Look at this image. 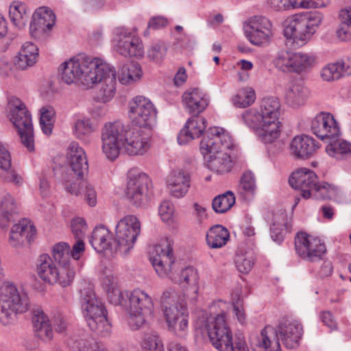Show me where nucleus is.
Returning <instances> with one entry per match:
<instances>
[{
	"label": "nucleus",
	"instance_id": "1",
	"mask_svg": "<svg viewBox=\"0 0 351 351\" xmlns=\"http://www.w3.org/2000/svg\"><path fill=\"white\" fill-rule=\"evenodd\" d=\"M152 129L125 125L120 121L109 122L101 130V150L105 157L113 161L122 147L130 156H143L151 147Z\"/></svg>",
	"mask_w": 351,
	"mask_h": 351
},
{
	"label": "nucleus",
	"instance_id": "2",
	"mask_svg": "<svg viewBox=\"0 0 351 351\" xmlns=\"http://www.w3.org/2000/svg\"><path fill=\"white\" fill-rule=\"evenodd\" d=\"M149 260L156 274L161 278H168L181 289L182 296L192 304L198 299L199 276L193 267H186L180 273L175 267L171 240L166 238L155 245L149 252Z\"/></svg>",
	"mask_w": 351,
	"mask_h": 351
},
{
	"label": "nucleus",
	"instance_id": "3",
	"mask_svg": "<svg viewBox=\"0 0 351 351\" xmlns=\"http://www.w3.org/2000/svg\"><path fill=\"white\" fill-rule=\"evenodd\" d=\"M234 145L231 136L223 128H210L200 142V152L206 159L208 168L217 174L229 173L237 162L227 151Z\"/></svg>",
	"mask_w": 351,
	"mask_h": 351
},
{
	"label": "nucleus",
	"instance_id": "4",
	"mask_svg": "<svg viewBox=\"0 0 351 351\" xmlns=\"http://www.w3.org/2000/svg\"><path fill=\"white\" fill-rule=\"evenodd\" d=\"M281 105L275 97L263 98L260 111L250 109L243 114L244 123L256 130L260 139L265 143H270L280 135L279 117Z\"/></svg>",
	"mask_w": 351,
	"mask_h": 351
},
{
	"label": "nucleus",
	"instance_id": "5",
	"mask_svg": "<svg viewBox=\"0 0 351 351\" xmlns=\"http://www.w3.org/2000/svg\"><path fill=\"white\" fill-rule=\"evenodd\" d=\"M324 21V14L316 10L295 14L285 21L284 36L293 48L302 47L311 40Z\"/></svg>",
	"mask_w": 351,
	"mask_h": 351
},
{
	"label": "nucleus",
	"instance_id": "6",
	"mask_svg": "<svg viewBox=\"0 0 351 351\" xmlns=\"http://www.w3.org/2000/svg\"><path fill=\"white\" fill-rule=\"evenodd\" d=\"M187 299L175 289L169 287L160 297V305L169 330L182 335L188 328Z\"/></svg>",
	"mask_w": 351,
	"mask_h": 351
},
{
	"label": "nucleus",
	"instance_id": "7",
	"mask_svg": "<svg viewBox=\"0 0 351 351\" xmlns=\"http://www.w3.org/2000/svg\"><path fill=\"white\" fill-rule=\"evenodd\" d=\"M30 302L27 292L7 282L0 288V322L3 326L14 323L18 314L27 312Z\"/></svg>",
	"mask_w": 351,
	"mask_h": 351
},
{
	"label": "nucleus",
	"instance_id": "8",
	"mask_svg": "<svg viewBox=\"0 0 351 351\" xmlns=\"http://www.w3.org/2000/svg\"><path fill=\"white\" fill-rule=\"evenodd\" d=\"M213 346L219 351H249L245 341L232 342V333L226 322V313L223 312L210 316L202 325Z\"/></svg>",
	"mask_w": 351,
	"mask_h": 351
},
{
	"label": "nucleus",
	"instance_id": "9",
	"mask_svg": "<svg viewBox=\"0 0 351 351\" xmlns=\"http://www.w3.org/2000/svg\"><path fill=\"white\" fill-rule=\"evenodd\" d=\"M81 306L91 330L104 337L110 334L112 326L107 318V311L94 292H82Z\"/></svg>",
	"mask_w": 351,
	"mask_h": 351
},
{
	"label": "nucleus",
	"instance_id": "10",
	"mask_svg": "<svg viewBox=\"0 0 351 351\" xmlns=\"http://www.w3.org/2000/svg\"><path fill=\"white\" fill-rule=\"evenodd\" d=\"M8 117L20 135L21 142L29 151L34 149V130L32 117L25 105L19 98L10 97Z\"/></svg>",
	"mask_w": 351,
	"mask_h": 351
},
{
	"label": "nucleus",
	"instance_id": "11",
	"mask_svg": "<svg viewBox=\"0 0 351 351\" xmlns=\"http://www.w3.org/2000/svg\"><path fill=\"white\" fill-rule=\"evenodd\" d=\"M129 300L128 314L129 323L133 329L141 328L146 322V318L154 312L152 298L145 291L135 289L128 294Z\"/></svg>",
	"mask_w": 351,
	"mask_h": 351
},
{
	"label": "nucleus",
	"instance_id": "12",
	"mask_svg": "<svg viewBox=\"0 0 351 351\" xmlns=\"http://www.w3.org/2000/svg\"><path fill=\"white\" fill-rule=\"evenodd\" d=\"M141 232V223L136 217L128 215L122 218L115 229L116 251L125 256L134 248Z\"/></svg>",
	"mask_w": 351,
	"mask_h": 351
},
{
	"label": "nucleus",
	"instance_id": "13",
	"mask_svg": "<svg viewBox=\"0 0 351 351\" xmlns=\"http://www.w3.org/2000/svg\"><path fill=\"white\" fill-rule=\"evenodd\" d=\"M156 113L152 102L143 96H136L129 103V117L134 124L132 126L152 129Z\"/></svg>",
	"mask_w": 351,
	"mask_h": 351
},
{
	"label": "nucleus",
	"instance_id": "14",
	"mask_svg": "<svg viewBox=\"0 0 351 351\" xmlns=\"http://www.w3.org/2000/svg\"><path fill=\"white\" fill-rule=\"evenodd\" d=\"M243 29L249 41L256 46L268 45L274 36L271 21L263 16H254L249 19Z\"/></svg>",
	"mask_w": 351,
	"mask_h": 351
},
{
	"label": "nucleus",
	"instance_id": "15",
	"mask_svg": "<svg viewBox=\"0 0 351 351\" xmlns=\"http://www.w3.org/2000/svg\"><path fill=\"white\" fill-rule=\"evenodd\" d=\"M294 244L297 254L301 258L310 262L322 259L326 250L321 239L304 232L296 234Z\"/></svg>",
	"mask_w": 351,
	"mask_h": 351
},
{
	"label": "nucleus",
	"instance_id": "16",
	"mask_svg": "<svg viewBox=\"0 0 351 351\" xmlns=\"http://www.w3.org/2000/svg\"><path fill=\"white\" fill-rule=\"evenodd\" d=\"M128 177L126 197L133 205L140 206L147 199L151 181L146 173L136 169L130 170Z\"/></svg>",
	"mask_w": 351,
	"mask_h": 351
},
{
	"label": "nucleus",
	"instance_id": "17",
	"mask_svg": "<svg viewBox=\"0 0 351 351\" xmlns=\"http://www.w3.org/2000/svg\"><path fill=\"white\" fill-rule=\"evenodd\" d=\"M311 130L318 138L330 141L341 134L340 126L332 114L320 112L311 121Z\"/></svg>",
	"mask_w": 351,
	"mask_h": 351
},
{
	"label": "nucleus",
	"instance_id": "18",
	"mask_svg": "<svg viewBox=\"0 0 351 351\" xmlns=\"http://www.w3.org/2000/svg\"><path fill=\"white\" fill-rule=\"evenodd\" d=\"M113 66L98 58L84 57L81 84L86 88H93L109 73Z\"/></svg>",
	"mask_w": 351,
	"mask_h": 351
},
{
	"label": "nucleus",
	"instance_id": "19",
	"mask_svg": "<svg viewBox=\"0 0 351 351\" xmlns=\"http://www.w3.org/2000/svg\"><path fill=\"white\" fill-rule=\"evenodd\" d=\"M115 34L118 37L115 49L119 54L125 57L138 58L143 56V45L139 38L132 36L124 27L117 28Z\"/></svg>",
	"mask_w": 351,
	"mask_h": 351
},
{
	"label": "nucleus",
	"instance_id": "20",
	"mask_svg": "<svg viewBox=\"0 0 351 351\" xmlns=\"http://www.w3.org/2000/svg\"><path fill=\"white\" fill-rule=\"evenodd\" d=\"M290 186L301 191V195L304 199L311 196V192L317 191L319 182L315 173L308 168H300L294 171L289 179Z\"/></svg>",
	"mask_w": 351,
	"mask_h": 351
},
{
	"label": "nucleus",
	"instance_id": "21",
	"mask_svg": "<svg viewBox=\"0 0 351 351\" xmlns=\"http://www.w3.org/2000/svg\"><path fill=\"white\" fill-rule=\"evenodd\" d=\"M56 16L47 7H40L34 12L29 30L32 36L39 37L42 34L50 30L55 24Z\"/></svg>",
	"mask_w": 351,
	"mask_h": 351
},
{
	"label": "nucleus",
	"instance_id": "22",
	"mask_svg": "<svg viewBox=\"0 0 351 351\" xmlns=\"http://www.w3.org/2000/svg\"><path fill=\"white\" fill-rule=\"evenodd\" d=\"M66 158L72 171L79 178H84L88 171L87 156L78 143L72 141L66 149Z\"/></svg>",
	"mask_w": 351,
	"mask_h": 351
},
{
	"label": "nucleus",
	"instance_id": "23",
	"mask_svg": "<svg viewBox=\"0 0 351 351\" xmlns=\"http://www.w3.org/2000/svg\"><path fill=\"white\" fill-rule=\"evenodd\" d=\"M183 106L190 114H199L207 108L209 104L208 95L198 88L186 90L182 96Z\"/></svg>",
	"mask_w": 351,
	"mask_h": 351
},
{
	"label": "nucleus",
	"instance_id": "24",
	"mask_svg": "<svg viewBox=\"0 0 351 351\" xmlns=\"http://www.w3.org/2000/svg\"><path fill=\"white\" fill-rule=\"evenodd\" d=\"M319 143L313 137L307 135H298L290 143V154L296 158L308 159L312 157L319 149Z\"/></svg>",
	"mask_w": 351,
	"mask_h": 351
},
{
	"label": "nucleus",
	"instance_id": "25",
	"mask_svg": "<svg viewBox=\"0 0 351 351\" xmlns=\"http://www.w3.org/2000/svg\"><path fill=\"white\" fill-rule=\"evenodd\" d=\"M167 186L171 196L184 197L191 186L190 174L182 169L172 171L167 178Z\"/></svg>",
	"mask_w": 351,
	"mask_h": 351
},
{
	"label": "nucleus",
	"instance_id": "26",
	"mask_svg": "<svg viewBox=\"0 0 351 351\" xmlns=\"http://www.w3.org/2000/svg\"><path fill=\"white\" fill-rule=\"evenodd\" d=\"M206 128V120L204 117L194 114L189 118L184 128L178 135V142L180 145H185L191 141L199 138Z\"/></svg>",
	"mask_w": 351,
	"mask_h": 351
},
{
	"label": "nucleus",
	"instance_id": "27",
	"mask_svg": "<svg viewBox=\"0 0 351 351\" xmlns=\"http://www.w3.org/2000/svg\"><path fill=\"white\" fill-rule=\"evenodd\" d=\"M302 332V326L298 321L287 322L282 324L277 332L282 343L289 349L295 348L299 346Z\"/></svg>",
	"mask_w": 351,
	"mask_h": 351
},
{
	"label": "nucleus",
	"instance_id": "28",
	"mask_svg": "<svg viewBox=\"0 0 351 351\" xmlns=\"http://www.w3.org/2000/svg\"><path fill=\"white\" fill-rule=\"evenodd\" d=\"M84 67V57H75L64 62L60 66L61 78L67 84L81 82Z\"/></svg>",
	"mask_w": 351,
	"mask_h": 351
},
{
	"label": "nucleus",
	"instance_id": "29",
	"mask_svg": "<svg viewBox=\"0 0 351 351\" xmlns=\"http://www.w3.org/2000/svg\"><path fill=\"white\" fill-rule=\"evenodd\" d=\"M38 57V49L34 44L25 43L14 60V65L19 70H26L33 66Z\"/></svg>",
	"mask_w": 351,
	"mask_h": 351
},
{
	"label": "nucleus",
	"instance_id": "30",
	"mask_svg": "<svg viewBox=\"0 0 351 351\" xmlns=\"http://www.w3.org/2000/svg\"><path fill=\"white\" fill-rule=\"evenodd\" d=\"M250 343L254 350L266 351L275 346V342H279L277 331L271 326H265L259 335L250 337Z\"/></svg>",
	"mask_w": 351,
	"mask_h": 351
},
{
	"label": "nucleus",
	"instance_id": "31",
	"mask_svg": "<svg viewBox=\"0 0 351 351\" xmlns=\"http://www.w3.org/2000/svg\"><path fill=\"white\" fill-rule=\"evenodd\" d=\"M32 323L36 336L44 341L53 338V330L48 316L43 310L37 308L34 311Z\"/></svg>",
	"mask_w": 351,
	"mask_h": 351
},
{
	"label": "nucleus",
	"instance_id": "32",
	"mask_svg": "<svg viewBox=\"0 0 351 351\" xmlns=\"http://www.w3.org/2000/svg\"><path fill=\"white\" fill-rule=\"evenodd\" d=\"M58 269L48 254H44L39 256L38 274L45 282L49 284L56 283L60 274Z\"/></svg>",
	"mask_w": 351,
	"mask_h": 351
},
{
	"label": "nucleus",
	"instance_id": "33",
	"mask_svg": "<svg viewBox=\"0 0 351 351\" xmlns=\"http://www.w3.org/2000/svg\"><path fill=\"white\" fill-rule=\"evenodd\" d=\"M0 226L6 228L14 220L18 213V205L14 198L9 193L5 194L1 202Z\"/></svg>",
	"mask_w": 351,
	"mask_h": 351
},
{
	"label": "nucleus",
	"instance_id": "34",
	"mask_svg": "<svg viewBox=\"0 0 351 351\" xmlns=\"http://www.w3.org/2000/svg\"><path fill=\"white\" fill-rule=\"evenodd\" d=\"M307 96V89L302 84L291 82L285 91V99L289 106L296 108L304 104Z\"/></svg>",
	"mask_w": 351,
	"mask_h": 351
},
{
	"label": "nucleus",
	"instance_id": "35",
	"mask_svg": "<svg viewBox=\"0 0 351 351\" xmlns=\"http://www.w3.org/2000/svg\"><path fill=\"white\" fill-rule=\"evenodd\" d=\"M143 75L141 66L137 63L130 62L121 66L118 77L123 85H132L139 81Z\"/></svg>",
	"mask_w": 351,
	"mask_h": 351
},
{
	"label": "nucleus",
	"instance_id": "36",
	"mask_svg": "<svg viewBox=\"0 0 351 351\" xmlns=\"http://www.w3.org/2000/svg\"><path fill=\"white\" fill-rule=\"evenodd\" d=\"M111 233L104 226H97L93 231L90 243L98 252H102L110 247Z\"/></svg>",
	"mask_w": 351,
	"mask_h": 351
},
{
	"label": "nucleus",
	"instance_id": "37",
	"mask_svg": "<svg viewBox=\"0 0 351 351\" xmlns=\"http://www.w3.org/2000/svg\"><path fill=\"white\" fill-rule=\"evenodd\" d=\"M101 87L99 91V98L102 102H108L111 100L116 93V71L114 68L106 74L99 82Z\"/></svg>",
	"mask_w": 351,
	"mask_h": 351
},
{
	"label": "nucleus",
	"instance_id": "38",
	"mask_svg": "<svg viewBox=\"0 0 351 351\" xmlns=\"http://www.w3.org/2000/svg\"><path fill=\"white\" fill-rule=\"evenodd\" d=\"M228 230L221 225L210 228L206 234V243L210 248H220L225 245L229 239Z\"/></svg>",
	"mask_w": 351,
	"mask_h": 351
},
{
	"label": "nucleus",
	"instance_id": "39",
	"mask_svg": "<svg viewBox=\"0 0 351 351\" xmlns=\"http://www.w3.org/2000/svg\"><path fill=\"white\" fill-rule=\"evenodd\" d=\"M9 16L15 26L19 28L23 27L29 19L26 5L19 1H13L9 8Z\"/></svg>",
	"mask_w": 351,
	"mask_h": 351
},
{
	"label": "nucleus",
	"instance_id": "40",
	"mask_svg": "<svg viewBox=\"0 0 351 351\" xmlns=\"http://www.w3.org/2000/svg\"><path fill=\"white\" fill-rule=\"evenodd\" d=\"M315 63L316 59L314 56L306 53L294 52L292 73L302 74L308 72Z\"/></svg>",
	"mask_w": 351,
	"mask_h": 351
},
{
	"label": "nucleus",
	"instance_id": "41",
	"mask_svg": "<svg viewBox=\"0 0 351 351\" xmlns=\"http://www.w3.org/2000/svg\"><path fill=\"white\" fill-rule=\"evenodd\" d=\"M326 153L337 160H343L351 156V143L337 139L331 142L326 147Z\"/></svg>",
	"mask_w": 351,
	"mask_h": 351
},
{
	"label": "nucleus",
	"instance_id": "42",
	"mask_svg": "<svg viewBox=\"0 0 351 351\" xmlns=\"http://www.w3.org/2000/svg\"><path fill=\"white\" fill-rule=\"evenodd\" d=\"M317 187L315 193L318 197L335 202H341L343 200V193L337 186L322 182H319Z\"/></svg>",
	"mask_w": 351,
	"mask_h": 351
},
{
	"label": "nucleus",
	"instance_id": "43",
	"mask_svg": "<svg viewBox=\"0 0 351 351\" xmlns=\"http://www.w3.org/2000/svg\"><path fill=\"white\" fill-rule=\"evenodd\" d=\"M339 16L341 23L337 34L342 40H350L351 38V7L341 9Z\"/></svg>",
	"mask_w": 351,
	"mask_h": 351
},
{
	"label": "nucleus",
	"instance_id": "44",
	"mask_svg": "<svg viewBox=\"0 0 351 351\" xmlns=\"http://www.w3.org/2000/svg\"><path fill=\"white\" fill-rule=\"evenodd\" d=\"M293 53L287 49L279 51L273 60L275 67L285 73H292Z\"/></svg>",
	"mask_w": 351,
	"mask_h": 351
},
{
	"label": "nucleus",
	"instance_id": "45",
	"mask_svg": "<svg viewBox=\"0 0 351 351\" xmlns=\"http://www.w3.org/2000/svg\"><path fill=\"white\" fill-rule=\"evenodd\" d=\"M256 99V94L251 87L241 88L237 94L232 97V104L238 108H246L252 105Z\"/></svg>",
	"mask_w": 351,
	"mask_h": 351
},
{
	"label": "nucleus",
	"instance_id": "46",
	"mask_svg": "<svg viewBox=\"0 0 351 351\" xmlns=\"http://www.w3.org/2000/svg\"><path fill=\"white\" fill-rule=\"evenodd\" d=\"M55 115V110L51 106H45L40 109V125L43 132L46 135L52 133Z\"/></svg>",
	"mask_w": 351,
	"mask_h": 351
},
{
	"label": "nucleus",
	"instance_id": "47",
	"mask_svg": "<svg viewBox=\"0 0 351 351\" xmlns=\"http://www.w3.org/2000/svg\"><path fill=\"white\" fill-rule=\"evenodd\" d=\"M235 203V197L231 191L219 195L212 202L213 210L217 213H224L229 210Z\"/></svg>",
	"mask_w": 351,
	"mask_h": 351
},
{
	"label": "nucleus",
	"instance_id": "48",
	"mask_svg": "<svg viewBox=\"0 0 351 351\" xmlns=\"http://www.w3.org/2000/svg\"><path fill=\"white\" fill-rule=\"evenodd\" d=\"M234 263L238 271L243 274L249 273L254 264V257L251 252H237Z\"/></svg>",
	"mask_w": 351,
	"mask_h": 351
},
{
	"label": "nucleus",
	"instance_id": "49",
	"mask_svg": "<svg viewBox=\"0 0 351 351\" xmlns=\"http://www.w3.org/2000/svg\"><path fill=\"white\" fill-rule=\"evenodd\" d=\"M15 231L19 232L21 236L27 241V243H30L36 237V230L34 224L27 219H22L15 223L12 227Z\"/></svg>",
	"mask_w": 351,
	"mask_h": 351
},
{
	"label": "nucleus",
	"instance_id": "50",
	"mask_svg": "<svg viewBox=\"0 0 351 351\" xmlns=\"http://www.w3.org/2000/svg\"><path fill=\"white\" fill-rule=\"evenodd\" d=\"M52 256L54 261L62 266L69 265L71 260L70 246L68 243L60 242L53 247Z\"/></svg>",
	"mask_w": 351,
	"mask_h": 351
},
{
	"label": "nucleus",
	"instance_id": "51",
	"mask_svg": "<svg viewBox=\"0 0 351 351\" xmlns=\"http://www.w3.org/2000/svg\"><path fill=\"white\" fill-rule=\"evenodd\" d=\"M73 131L77 138L84 140L93 132L94 128L89 119H78L75 122Z\"/></svg>",
	"mask_w": 351,
	"mask_h": 351
},
{
	"label": "nucleus",
	"instance_id": "52",
	"mask_svg": "<svg viewBox=\"0 0 351 351\" xmlns=\"http://www.w3.org/2000/svg\"><path fill=\"white\" fill-rule=\"evenodd\" d=\"M300 0H266L267 7L275 12L300 9Z\"/></svg>",
	"mask_w": 351,
	"mask_h": 351
},
{
	"label": "nucleus",
	"instance_id": "53",
	"mask_svg": "<svg viewBox=\"0 0 351 351\" xmlns=\"http://www.w3.org/2000/svg\"><path fill=\"white\" fill-rule=\"evenodd\" d=\"M141 348L143 351H164L163 343L156 333L145 334L142 339Z\"/></svg>",
	"mask_w": 351,
	"mask_h": 351
},
{
	"label": "nucleus",
	"instance_id": "54",
	"mask_svg": "<svg viewBox=\"0 0 351 351\" xmlns=\"http://www.w3.org/2000/svg\"><path fill=\"white\" fill-rule=\"evenodd\" d=\"M167 47L162 42L153 43L147 49V56L156 63L160 62L166 56Z\"/></svg>",
	"mask_w": 351,
	"mask_h": 351
},
{
	"label": "nucleus",
	"instance_id": "55",
	"mask_svg": "<svg viewBox=\"0 0 351 351\" xmlns=\"http://www.w3.org/2000/svg\"><path fill=\"white\" fill-rule=\"evenodd\" d=\"M321 77L326 82H332L342 77L338 62L330 63L323 67L321 71Z\"/></svg>",
	"mask_w": 351,
	"mask_h": 351
},
{
	"label": "nucleus",
	"instance_id": "56",
	"mask_svg": "<svg viewBox=\"0 0 351 351\" xmlns=\"http://www.w3.org/2000/svg\"><path fill=\"white\" fill-rule=\"evenodd\" d=\"M87 182L83 178L77 177L76 179L64 178V186L65 190L71 195H78L86 186Z\"/></svg>",
	"mask_w": 351,
	"mask_h": 351
},
{
	"label": "nucleus",
	"instance_id": "57",
	"mask_svg": "<svg viewBox=\"0 0 351 351\" xmlns=\"http://www.w3.org/2000/svg\"><path fill=\"white\" fill-rule=\"evenodd\" d=\"M73 351H108L106 349L99 346L93 340L79 339L75 341L72 346Z\"/></svg>",
	"mask_w": 351,
	"mask_h": 351
},
{
	"label": "nucleus",
	"instance_id": "58",
	"mask_svg": "<svg viewBox=\"0 0 351 351\" xmlns=\"http://www.w3.org/2000/svg\"><path fill=\"white\" fill-rule=\"evenodd\" d=\"M240 188L247 194H253L256 189L254 174L250 171L245 172L240 180Z\"/></svg>",
	"mask_w": 351,
	"mask_h": 351
},
{
	"label": "nucleus",
	"instance_id": "59",
	"mask_svg": "<svg viewBox=\"0 0 351 351\" xmlns=\"http://www.w3.org/2000/svg\"><path fill=\"white\" fill-rule=\"evenodd\" d=\"M59 278L56 283H59L62 287H66L69 285L75 276V272L73 269L68 266H62L61 268L58 269Z\"/></svg>",
	"mask_w": 351,
	"mask_h": 351
},
{
	"label": "nucleus",
	"instance_id": "60",
	"mask_svg": "<svg viewBox=\"0 0 351 351\" xmlns=\"http://www.w3.org/2000/svg\"><path fill=\"white\" fill-rule=\"evenodd\" d=\"M158 212L163 221L169 222L172 220L173 216L174 206L173 203L169 201H163L160 205Z\"/></svg>",
	"mask_w": 351,
	"mask_h": 351
},
{
	"label": "nucleus",
	"instance_id": "61",
	"mask_svg": "<svg viewBox=\"0 0 351 351\" xmlns=\"http://www.w3.org/2000/svg\"><path fill=\"white\" fill-rule=\"evenodd\" d=\"M86 223L84 219L75 218L71 221V231L76 239H82L86 230Z\"/></svg>",
	"mask_w": 351,
	"mask_h": 351
},
{
	"label": "nucleus",
	"instance_id": "62",
	"mask_svg": "<svg viewBox=\"0 0 351 351\" xmlns=\"http://www.w3.org/2000/svg\"><path fill=\"white\" fill-rule=\"evenodd\" d=\"M12 165L11 155L5 144L0 141V168L8 170Z\"/></svg>",
	"mask_w": 351,
	"mask_h": 351
},
{
	"label": "nucleus",
	"instance_id": "63",
	"mask_svg": "<svg viewBox=\"0 0 351 351\" xmlns=\"http://www.w3.org/2000/svg\"><path fill=\"white\" fill-rule=\"evenodd\" d=\"M51 322L55 330L58 332H64L68 326L65 316L60 312L53 313Z\"/></svg>",
	"mask_w": 351,
	"mask_h": 351
},
{
	"label": "nucleus",
	"instance_id": "64",
	"mask_svg": "<svg viewBox=\"0 0 351 351\" xmlns=\"http://www.w3.org/2000/svg\"><path fill=\"white\" fill-rule=\"evenodd\" d=\"M8 243L12 247L20 248L27 243V241L19 233V232L11 228Z\"/></svg>",
	"mask_w": 351,
	"mask_h": 351
}]
</instances>
